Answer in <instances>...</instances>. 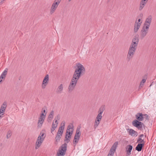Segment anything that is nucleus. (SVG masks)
<instances>
[{
    "label": "nucleus",
    "instance_id": "obj_1",
    "mask_svg": "<svg viewBox=\"0 0 156 156\" xmlns=\"http://www.w3.org/2000/svg\"><path fill=\"white\" fill-rule=\"evenodd\" d=\"M76 66L75 67L76 68L74 73L73 78L69 85L68 90L69 92H71L75 86L78 78V64L77 63Z\"/></svg>",
    "mask_w": 156,
    "mask_h": 156
},
{
    "label": "nucleus",
    "instance_id": "obj_2",
    "mask_svg": "<svg viewBox=\"0 0 156 156\" xmlns=\"http://www.w3.org/2000/svg\"><path fill=\"white\" fill-rule=\"evenodd\" d=\"M46 136L45 134L41 132L35 144V148L38 149L41 145Z\"/></svg>",
    "mask_w": 156,
    "mask_h": 156
},
{
    "label": "nucleus",
    "instance_id": "obj_3",
    "mask_svg": "<svg viewBox=\"0 0 156 156\" xmlns=\"http://www.w3.org/2000/svg\"><path fill=\"white\" fill-rule=\"evenodd\" d=\"M73 125L72 124H71L68 126L66 130V134L65 139V141L66 143H68L69 142V138L71 137L73 133Z\"/></svg>",
    "mask_w": 156,
    "mask_h": 156
},
{
    "label": "nucleus",
    "instance_id": "obj_4",
    "mask_svg": "<svg viewBox=\"0 0 156 156\" xmlns=\"http://www.w3.org/2000/svg\"><path fill=\"white\" fill-rule=\"evenodd\" d=\"M46 115V114H45L42 112L40 117L38 118V121L37 122V127L41 128L43 123Z\"/></svg>",
    "mask_w": 156,
    "mask_h": 156
},
{
    "label": "nucleus",
    "instance_id": "obj_5",
    "mask_svg": "<svg viewBox=\"0 0 156 156\" xmlns=\"http://www.w3.org/2000/svg\"><path fill=\"white\" fill-rule=\"evenodd\" d=\"M67 144H64L61 147V148L59 150L57 154V156H64L65 154L66 150Z\"/></svg>",
    "mask_w": 156,
    "mask_h": 156
},
{
    "label": "nucleus",
    "instance_id": "obj_6",
    "mask_svg": "<svg viewBox=\"0 0 156 156\" xmlns=\"http://www.w3.org/2000/svg\"><path fill=\"white\" fill-rule=\"evenodd\" d=\"M118 144V142H116L111 147L107 156H113Z\"/></svg>",
    "mask_w": 156,
    "mask_h": 156
},
{
    "label": "nucleus",
    "instance_id": "obj_7",
    "mask_svg": "<svg viewBox=\"0 0 156 156\" xmlns=\"http://www.w3.org/2000/svg\"><path fill=\"white\" fill-rule=\"evenodd\" d=\"M6 106V103L5 102H4L1 105L0 108V119H2L3 117Z\"/></svg>",
    "mask_w": 156,
    "mask_h": 156
},
{
    "label": "nucleus",
    "instance_id": "obj_8",
    "mask_svg": "<svg viewBox=\"0 0 156 156\" xmlns=\"http://www.w3.org/2000/svg\"><path fill=\"white\" fill-rule=\"evenodd\" d=\"M85 72V69L83 66L79 63V78L83 76Z\"/></svg>",
    "mask_w": 156,
    "mask_h": 156
},
{
    "label": "nucleus",
    "instance_id": "obj_9",
    "mask_svg": "<svg viewBox=\"0 0 156 156\" xmlns=\"http://www.w3.org/2000/svg\"><path fill=\"white\" fill-rule=\"evenodd\" d=\"M49 82V76L47 74L44 78L41 84V88L44 89L48 83Z\"/></svg>",
    "mask_w": 156,
    "mask_h": 156
},
{
    "label": "nucleus",
    "instance_id": "obj_10",
    "mask_svg": "<svg viewBox=\"0 0 156 156\" xmlns=\"http://www.w3.org/2000/svg\"><path fill=\"white\" fill-rule=\"evenodd\" d=\"M102 118V115L98 114L96 117L94 125V126L95 128H97L99 125Z\"/></svg>",
    "mask_w": 156,
    "mask_h": 156
},
{
    "label": "nucleus",
    "instance_id": "obj_11",
    "mask_svg": "<svg viewBox=\"0 0 156 156\" xmlns=\"http://www.w3.org/2000/svg\"><path fill=\"white\" fill-rule=\"evenodd\" d=\"M65 122L63 121L61 123V126L59 128L57 135L62 136L63 133V130L65 128Z\"/></svg>",
    "mask_w": 156,
    "mask_h": 156
},
{
    "label": "nucleus",
    "instance_id": "obj_12",
    "mask_svg": "<svg viewBox=\"0 0 156 156\" xmlns=\"http://www.w3.org/2000/svg\"><path fill=\"white\" fill-rule=\"evenodd\" d=\"M132 124L133 126L137 127L138 129H140L142 128L143 123L137 120H134Z\"/></svg>",
    "mask_w": 156,
    "mask_h": 156
},
{
    "label": "nucleus",
    "instance_id": "obj_13",
    "mask_svg": "<svg viewBox=\"0 0 156 156\" xmlns=\"http://www.w3.org/2000/svg\"><path fill=\"white\" fill-rule=\"evenodd\" d=\"M58 5V2H57V1L55 2V1H54L51 8L50 13L51 14H52L55 12Z\"/></svg>",
    "mask_w": 156,
    "mask_h": 156
},
{
    "label": "nucleus",
    "instance_id": "obj_14",
    "mask_svg": "<svg viewBox=\"0 0 156 156\" xmlns=\"http://www.w3.org/2000/svg\"><path fill=\"white\" fill-rule=\"evenodd\" d=\"M152 20L151 16H149L145 20L143 25L150 27Z\"/></svg>",
    "mask_w": 156,
    "mask_h": 156
},
{
    "label": "nucleus",
    "instance_id": "obj_15",
    "mask_svg": "<svg viewBox=\"0 0 156 156\" xmlns=\"http://www.w3.org/2000/svg\"><path fill=\"white\" fill-rule=\"evenodd\" d=\"M135 51L129 49L128 53L127 55V58L129 60L131 59L133 57Z\"/></svg>",
    "mask_w": 156,
    "mask_h": 156
},
{
    "label": "nucleus",
    "instance_id": "obj_16",
    "mask_svg": "<svg viewBox=\"0 0 156 156\" xmlns=\"http://www.w3.org/2000/svg\"><path fill=\"white\" fill-rule=\"evenodd\" d=\"M127 131L129 135L133 136H136L137 135V133L132 129H128Z\"/></svg>",
    "mask_w": 156,
    "mask_h": 156
},
{
    "label": "nucleus",
    "instance_id": "obj_17",
    "mask_svg": "<svg viewBox=\"0 0 156 156\" xmlns=\"http://www.w3.org/2000/svg\"><path fill=\"white\" fill-rule=\"evenodd\" d=\"M63 90V85L62 84H60L57 88L56 92L58 94L62 93Z\"/></svg>",
    "mask_w": 156,
    "mask_h": 156
},
{
    "label": "nucleus",
    "instance_id": "obj_18",
    "mask_svg": "<svg viewBox=\"0 0 156 156\" xmlns=\"http://www.w3.org/2000/svg\"><path fill=\"white\" fill-rule=\"evenodd\" d=\"M78 128L76 129V133L73 141V144L75 147L78 142Z\"/></svg>",
    "mask_w": 156,
    "mask_h": 156
},
{
    "label": "nucleus",
    "instance_id": "obj_19",
    "mask_svg": "<svg viewBox=\"0 0 156 156\" xmlns=\"http://www.w3.org/2000/svg\"><path fill=\"white\" fill-rule=\"evenodd\" d=\"M133 147L131 145H129L127 146L126 150V156H130L131 154V151Z\"/></svg>",
    "mask_w": 156,
    "mask_h": 156
},
{
    "label": "nucleus",
    "instance_id": "obj_20",
    "mask_svg": "<svg viewBox=\"0 0 156 156\" xmlns=\"http://www.w3.org/2000/svg\"><path fill=\"white\" fill-rule=\"evenodd\" d=\"M139 41V39L138 37L135 36L133 39L131 44L137 46Z\"/></svg>",
    "mask_w": 156,
    "mask_h": 156
},
{
    "label": "nucleus",
    "instance_id": "obj_21",
    "mask_svg": "<svg viewBox=\"0 0 156 156\" xmlns=\"http://www.w3.org/2000/svg\"><path fill=\"white\" fill-rule=\"evenodd\" d=\"M147 2H145L144 1L141 0L140 2L139 7V10L140 11L142 10L144 8L146 4L147 3Z\"/></svg>",
    "mask_w": 156,
    "mask_h": 156
},
{
    "label": "nucleus",
    "instance_id": "obj_22",
    "mask_svg": "<svg viewBox=\"0 0 156 156\" xmlns=\"http://www.w3.org/2000/svg\"><path fill=\"white\" fill-rule=\"evenodd\" d=\"M136 116L137 120L138 121H142L143 120L142 114V113H138L136 115Z\"/></svg>",
    "mask_w": 156,
    "mask_h": 156
},
{
    "label": "nucleus",
    "instance_id": "obj_23",
    "mask_svg": "<svg viewBox=\"0 0 156 156\" xmlns=\"http://www.w3.org/2000/svg\"><path fill=\"white\" fill-rule=\"evenodd\" d=\"M144 146V144H138L136 147V150L138 151H141Z\"/></svg>",
    "mask_w": 156,
    "mask_h": 156
},
{
    "label": "nucleus",
    "instance_id": "obj_24",
    "mask_svg": "<svg viewBox=\"0 0 156 156\" xmlns=\"http://www.w3.org/2000/svg\"><path fill=\"white\" fill-rule=\"evenodd\" d=\"M148 33L141 30V31L140 37L141 38H143L147 35Z\"/></svg>",
    "mask_w": 156,
    "mask_h": 156
},
{
    "label": "nucleus",
    "instance_id": "obj_25",
    "mask_svg": "<svg viewBox=\"0 0 156 156\" xmlns=\"http://www.w3.org/2000/svg\"><path fill=\"white\" fill-rule=\"evenodd\" d=\"M142 23V22L141 21V19H139L138 20L136 19L134 25L139 26L140 27Z\"/></svg>",
    "mask_w": 156,
    "mask_h": 156
},
{
    "label": "nucleus",
    "instance_id": "obj_26",
    "mask_svg": "<svg viewBox=\"0 0 156 156\" xmlns=\"http://www.w3.org/2000/svg\"><path fill=\"white\" fill-rule=\"evenodd\" d=\"M57 126V124H55L54 122H53L51 128V132L52 133L54 131L55 129L56 128Z\"/></svg>",
    "mask_w": 156,
    "mask_h": 156
},
{
    "label": "nucleus",
    "instance_id": "obj_27",
    "mask_svg": "<svg viewBox=\"0 0 156 156\" xmlns=\"http://www.w3.org/2000/svg\"><path fill=\"white\" fill-rule=\"evenodd\" d=\"M149 28V27L143 25L141 30L148 33Z\"/></svg>",
    "mask_w": 156,
    "mask_h": 156
},
{
    "label": "nucleus",
    "instance_id": "obj_28",
    "mask_svg": "<svg viewBox=\"0 0 156 156\" xmlns=\"http://www.w3.org/2000/svg\"><path fill=\"white\" fill-rule=\"evenodd\" d=\"M12 135V132L11 130H9L7 133L6 135V138L7 139H9L11 136Z\"/></svg>",
    "mask_w": 156,
    "mask_h": 156
},
{
    "label": "nucleus",
    "instance_id": "obj_29",
    "mask_svg": "<svg viewBox=\"0 0 156 156\" xmlns=\"http://www.w3.org/2000/svg\"><path fill=\"white\" fill-rule=\"evenodd\" d=\"M137 47L131 44L129 49L136 51Z\"/></svg>",
    "mask_w": 156,
    "mask_h": 156
},
{
    "label": "nucleus",
    "instance_id": "obj_30",
    "mask_svg": "<svg viewBox=\"0 0 156 156\" xmlns=\"http://www.w3.org/2000/svg\"><path fill=\"white\" fill-rule=\"evenodd\" d=\"M140 27L139 26L136 25H134V32L136 33L137 32L138 30L140 28Z\"/></svg>",
    "mask_w": 156,
    "mask_h": 156
},
{
    "label": "nucleus",
    "instance_id": "obj_31",
    "mask_svg": "<svg viewBox=\"0 0 156 156\" xmlns=\"http://www.w3.org/2000/svg\"><path fill=\"white\" fill-rule=\"evenodd\" d=\"M104 108L103 107H101L99 109V111H98V114H100L102 115V114L104 112Z\"/></svg>",
    "mask_w": 156,
    "mask_h": 156
},
{
    "label": "nucleus",
    "instance_id": "obj_32",
    "mask_svg": "<svg viewBox=\"0 0 156 156\" xmlns=\"http://www.w3.org/2000/svg\"><path fill=\"white\" fill-rule=\"evenodd\" d=\"M61 136H60L57 134L56 135L55 138L56 142H58L59 141L61 138Z\"/></svg>",
    "mask_w": 156,
    "mask_h": 156
},
{
    "label": "nucleus",
    "instance_id": "obj_33",
    "mask_svg": "<svg viewBox=\"0 0 156 156\" xmlns=\"http://www.w3.org/2000/svg\"><path fill=\"white\" fill-rule=\"evenodd\" d=\"M137 142L140 144H141V143L144 144V140L142 139L140 137L137 140Z\"/></svg>",
    "mask_w": 156,
    "mask_h": 156
},
{
    "label": "nucleus",
    "instance_id": "obj_34",
    "mask_svg": "<svg viewBox=\"0 0 156 156\" xmlns=\"http://www.w3.org/2000/svg\"><path fill=\"white\" fill-rule=\"evenodd\" d=\"M7 71L8 69L7 68L5 69L4 71L2 73V74L6 77V76L7 74Z\"/></svg>",
    "mask_w": 156,
    "mask_h": 156
},
{
    "label": "nucleus",
    "instance_id": "obj_35",
    "mask_svg": "<svg viewBox=\"0 0 156 156\" xmlns=\"http://www.w3.org/2000/svg\"><path fill=\"white\" fill-rule=\"evenodd\" d=\"M146 81V80L144 79H143L142 81L141 82L140 84V86L141 87L144 85V83H145Z\"/></svg>",
    "mask_w": 156,
    "mask_h": 156
},
{
    "label": "nucleus",
    "instance_id": "obj_36",
    "mask_svg": "<svg viewBox=\"0 0 156 156\" xmlns=\"http://www.w3.org/2000/svg\"><path fill=\"white\" fill-rule=\"evenodd\" d=\"M142 116L143 117V119H144V118H145L146 119H148V115L146 114H142Z\"/></svg>",
    "mask_w": 156,
    "mask_h": 156
},
{
    "label": "nucleus",
    "instance_id": "obj_37",
    "mask_svg": "<svg viewBox=\"0 0 156 156\" xmlns=\"http://www.w3.org/2000/svg\"><path fill=\"white\" fill-rule=\"evenodd\" d=\"M5 77L1 74L0 77V82H1L2 81V79H5Z\"/></svg>",
    "mask_w": 156,
    "mask_h": 156
},
{
    "label": "nucleus",
    "instance_id": "obj_38",
    "mask_svg": "<svg viewBox=\"0 0 156 156\" xmlns=\"http://www.w3.org/2000/svg\"><path fill=\"white\" fill-rule=\"evenodd\" d=\"M53 115L49 114L48 116V118L50 120L51 119L53 118Z\"/></svg>",
    "mask_w": 156,
    "mask_h": 156
},
{
    "label": "nucleus",
    "instance_id": "obj_39",
    "mask_svg": "<svg viewBox=\"0 0 156 156\" xmlns=\"http://www.w3.org/2000/svg\"><path fill=\"white\" fill-rule=\"evenodd\" d=\"M56 120H59V115H57L55 117V119Z\"/></svg>",
    "mask_w": 156,
    "mask_h": 156
},
{
    "label": "nucleus",
    "instance_id": "obj_40",
    "mask_svg": "<svg viewBox=\"0 0 156 156\" xmlns=\"http://www.w3.org/2000/svg\"><path fill=\"white\" fill-rule=\"evenodd\" d=\"M54 111L52 110V111H51V112H50V114L52 115H54Z\"/></svg>",
    "mask_w": 156,
    "mask_h": 156
},
{
    "label": "nucleus",
    "instance_id": "obj_41",
    "mask_svg": "<svg viewBox=\"0 0 156 156\" xmlns=\"http://www.w3.org/2000/svg\"><path fill=\"white\" fill-rule=\"evenodd\" d=\"M43 113H44V114H45V113H46V114L47 113V112H46V110L45 109H43Z\"/></svg>",
    "mask_w": 156,
    "mask_h": 156
},
{
    "label": "nucleus",
    "instance_id": "obj_42",
    "mask_svg": "<svg viewBox=\"0 0 156 156\" xmlns=\"http://www.w3.org/2000/svg\"><path fill=\"white\" fill-rule=\"evenodd\" d=\"M55 2H56V1H57V2H58V4H59V3H60V2H61V0H55Z\"/></svg>",
    "mask_w": 156,
    "mask_h": 156
},
{
    "label": "nucleus",
    "instance_id": "obj_43",
    "mask_svg": "<svg viewBox=\"0 0 156 156\" xmlns=\"http://www.w3.org/2000/svg\"><path fill=\"white\" fill-rule=\"evenodd\" d=\"M55 124H57V125L58 124V120H56V119H55Z\"/></svg>",
    "mask_w": 156,
    "mask_h": 156
},
{
    "label": "nucleus",
    "instance_id": "obj_44",
    "mask_svg": "<svg viewBox=\"0 0 156 156\" xmlns=\"http://www.w3.org/2000/svg\"><path fill=\"white\" fill-rule=\"evenodd\" d=\"M144 136V135L143 134H141V135H140V136H139V137L141 138V137H143Z\"/></svg>",
    "mask_w": 156,
    "mask_h": 156
},
{
    "label": "nucleus",
    "instance_id": "obj_45",
    "mask_svg": "<svg viewBox=\"0 0 156 156\" xmlns=\"http://www.w3.org/2000/svg\"><path fill=\"white\" fill-rule=\"evenodd\" d=\"M79 133H79H79H78V134H79V137H80L79 135Z\"/></svg>",
    "mask_w": 156,
    "mask_h": 156
},
{
    "label": "nucleus",
    "instance_id": "obj_46",
    "mask_svg": "<svg viewBox=\"0 0 156 156\" xmlns=\"http://www.w3.org/2000/svg\"><path fill=\"white\" fill-rule=\"evenodd\" d=\"M71 0H68L69 2H70Z\"/></svg>",
    "mask_w": 156,
    "mask_h": 156
}]
</instances>
